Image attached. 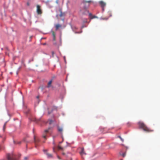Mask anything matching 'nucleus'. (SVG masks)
I'll return each mask as SVG.
<instances>
[{"mask_svg":"<svg viewBox=\"0 0 160 160\" xmlns=\"http://www.w3.org/2000/svg\"><path fill=\"white\" fill-rule=\"evenodd\" d=\"M43 151L45 153L48 158H51L52 157V155L51 154L48 153L47 152V150H44Z\"/></svg>","mask_w":160,"mask_h":160,"instance_id":"6e6552de","label":"nucleus"},{"mask_svg":"<svg viewBox=\"0 0 160 160\" xmlns=\"http://www.w3.org/2000/svg\"><path fill=\"white\" fill-rule=\"evenodd\" d=\"M0 137H1V136H0Z\"/></svg>","mask_w":160,"mask_h":160,"instance_id":"72a5a7b5","label":"nucleus"},{"mask_svg":"<svg viewBox=\"0 0 160 160\" xmlns=\"http://www.w3.org/2000/svg\"><path fill=\"white\" fill-rule=\"evenodd\" d=\"M8 160H17L16 158V156L13 153L8 154L7 155Z\"/></svg>","mask_w":160,"mask_h":160,"instance_id":"7ed1b4c3","label":"nucleus"},{"mask_svg":"<svg viewBox=\"0 0 160 160\" xmlns=\"http://www.w3.org/2000/svg\"><path fill=\"white\" fill-rule=\"evenodd\" d=\"M119 137L120 139L122 141V142L123 141V139L120 136H119Z\"/></svg>","mask_w":160,"mask_h":160,"instance_id":"aec40b11","label":"nucleus"},{"mask_svg":"<svg viewBox=\"0 0 160 160\" xmlns=\"http://www.w3.org/2000/svg\"><path fill=\"white\" fill-rule=\"evenodd\" d=\"M58 149H60V150H62V148L60 146H58Z\"/></svg>","mask_w":160,"mask_h":160,"instance_id":"6ab92c4d","label":"nucleus"},{"mask_svg":"<svg viewBox=\"0 0 160 160\" xmlns=\"http://www.w3.org/2000/svg\"><path fill=\"white\" fill-rule=\"evenodd\" d=\"M5 124L4 125L3 127V130L4 131L5 129Z\"/></svg>","mask_w":160,"mask_h":160,"instance_id":"412c9836","label":"nucleus"},{"mask_svg":"<svg viewBox=\"0 0 160 160\" xmlns=\"http://www.w3.org/2000/svg\"><path fill=\"white\" fill-rule=\"evenodd\" d=\"M81 13L83 14H87L88 13V12L85 7H84L81 10Z\"/></svg>","mask_w":160,"mask_h":160,"instance_id":"39448f33","label":"nucleus"},{"mask_svg":"<svg viewBox=\"0 0 160 160\" xmlns=\"http://www.w3.org/2000/svg\"><path fill=\"white\" fill-rule=\"evenodd\" d=\"M49 124H51L53 122V121L51 120H49L48 121Z\"/></svg>","mask_w":160,"mask_h":160,"instance_id":"f3484780","label":"nucleus"},{"mask_svg":"<svg viewBox=\"0 0 160 160\" xmlns=\"http://www.w3.org/2000/svg\"><path fill=\"white\" fill-rule=\"evenodd\" d=\"M35 121H36V122H38V120H37V119H35Z\"/></svg>","mask_w":160,"mask_h":160,"instance_id":"bb28decb","label":"nucleus"},{"mask_svg":"<svg viewBox=\"0 0 160 160\" xmlns=\"http://www.w3.org/2000/svg\"><path fill=\"white\" fill-rule=\"evenodd\" d=\"M52 132V128L49 127L48 129H46L42 133V137L45 139H46V137L48 133L51 134Z\"/></svg>","mask_w":160,"mask_h":160,"instance_id":"f03ea898","label":"nucleus"},{"mask_svg":"<svg viewBox=\"0 0 160 160\" xmlns=\"http://www.w3.org/2000/svg\"><path fill=\"white\" fill-rule=\"evenodd\" d=\"M53 40H55V37H53Z\"/></svg>","mask_w":160,"mask_h":160,"instance_id":"5701e85b","label":"nucleus"},{"mask_svg":"<svg viewBox=\"0 0 160 160\" xmlns=\"http://www.w3.org/2000/svg\"><path fill=\"white\" fill-rule=\"evenodd\" d=\"M139 127L142 128L143 130L147 132H152L153 130H152L146 126L142 122H139L138 123Z\"/></svg>","mask_w":160,"mask_h":160,"instance_id":"f257e3e1","label":"nucleus"},{"mask_svg":"<svg viewBox=\"0 0 160 160\" xmlns=\"http://www.w3.org/2000/svg\"><path fill=\"white\" fill-rule=\"evenodd\" d=\"M37 98H39V96H37Z\"/></svg>","mask_w":160,"mask_h":160,"instance_id":"c85d7f7f","label":"nucleus"},{"mask_svg":"<svg viewBox=\"0 0 160 160\" xmlns=\"http://www.w3.org/2000/svg\"><path fill=\"white\" fill-rule=\"evenodd\" d=\"M89 15L90 17L92 16V14L91 13H89Z\"/></svg>","mask_w":160,"mask_h":160,"instance_id":"a878e982","label":"nucleus"},{"mask_svg":"<svg viewBox=\"0 0 160 160\" xmlns=\"http://www.w3.org/2000/svg\"><path fill=\"white\" fill-rule=\"evenodd\" d=\"M52 82V80H51L50 81H49V82H48V86H47V87L48 88H49L51 86V85Z\"/></svg>","mask_w":160,"mask_h":160,"instance_id":"ddd939ff","label":"nucleus"},{"mask_svg":"<svg viewBox=\"0 0 160 160\" xmlns=\"http://www.w3.org/2000/svg\"><path fill=\"white\" fill-rule=\"evenodd\" d=\"M52 33L53 37H55V34L54 32L52 31Z\"/></svg>","mask_w":160,"mask_h":160,"instance_id":"a211bd4d","label":"nucleus"},{"mask_svg":"<svg viewBox=\"0 0 160 160\" xmlns=\"http://www.w3.org/2000/svg\"><path fill=\"white\" fill-rule=\"evenodd\" d=\"M55 26L56 30H58L59 28H60L62 27V26L59 24H56L55 25Z\"/></svg>","mask_w":160,"mask_h":160,"instance_id":"9d476101","label":"nucleus"},{"mask_svg":"<svg viewBox=\"0 0 160 160\" xmlns=\"http://www.w3.org/2000/svg\"><path fill=\"white\" fill-rule=\"evenodd\" d=\"M53 108V109H55V107H54V108Z\"/></svg>","mask_w":160,"mask_h":160,"instance_id":"7c9ffc66","label":"nucleus"},{"mask_svg":"<svg viewBox=\"0 0 160 160\" xmlns=\"http://www.w3.org/2000/svg\"><path fill=\"white\" fill-rule=\"evenodd\" d=\"M36 11L37 14L39 15L41 14L42 13V10L41 8V6L39 5H37Z\"/></svg>","mask_w":160,"mask_h":160,"instance_id":"20e7f679","label":"nucleus"},{"mask_svg":"<svg viewBox=\"0 0 160 160\" xmlns=\"http://www.w3.org/2000/svg\"><path fill=\"white\" fill-rule=\"evenodd\" d=\"M108 15H109V16L107 17H105V18H102V19H103V20H108V18L110 17H111L112 16V13H111V12H108Z\"/></svg>","mask_w":160,"mask_h":160,"instance_id":"1a4fd4ad","label":"nucleus"},{"mask_svg":"<svg viewBox=\"0 0 160 160\" xmlns=\"http://www.w3.org/2000/svg\"><path fill=\"white\" fill-rule=\"evenodd\" d=\"M92 2V1H84L83 2V3L85 4L86 3H90V2Z\"/></svg>","mask_w":160,"mask_h":160,"instance_id":"2eb2a0df","label":"nucleus"},{"mask_svg":"<svg viewBox=\"0 0 160 160\" xmlns=\"http://www.w3.org/2000/svg\"><path fill=\"white\" fill-rule=\"evenodd\" d=\"M99 3L101 7L102 8L103 10H104L103 8L105 6L106 4V3L102 1H100L99 2Z\"/></svg>","mask_w":160,"mask_h":160,"instance_id":"0eeeda50","label":"nucleus"},{"mask_svg":"<svg viewBox=\"0 0 160 160\" xmlns=\"http://www.w3.org/2000/svg\"><path fill=\"white\" fill-rule=\"evenodd\" d=\"M121 160H123L122 159H121Z\"/></svg>","mask_w":160,"mask_h":160,"instance_id":"473e14b6","label":"nucleus"},{"mask_svg":"<svg viewBox=\"0 0 160 160\" xmlns=\"http://www.w3.org/2000/svg\"><path fill=\"white\" fill-rule=\"evenodd\" d=\"M53 151L54 152H55V148H53Z\"/></svg>","mask_w":160,"mask_h":160,"instance_id":"393cba45","label":"nucleus"},{"mask_svg":"<svg viewBox=\"0 0 160 160\" xmlns=\"http://www.w3.org/2000/svg\"><path fill=\"white\" fill-rule=\"evenodd\" d=\"M27 4L28 6H29V2H27Z\"/></svg>","mask_w":160,"mask_h":160,"instance_id":"b1692460","label":"nucleus"},{"mask_svg":"<svg viewBox=\"0 0 160 160\" xmlns=\"http://www.w3.org/2000/svg\"><path fill=\"white\" fill-rule=\"evenodd\" d=\"M120 154L123 157H124L126 156V152L124 153H122L121 152H120Z\"/></svg>","mask_w":160,"mask_h":160,"instance_id":"4468645a","label":"nucleus"},{"mask_svg":"<svg viewBox=\"0 0 160 160\" xmlns=\"http://www.w3.org/2000/svg\"><path fill=\"white\" fill-rule=\"evenodd\" d=\"M34 140L35 143V144L36 147L37 143L39 141V140L38 139L36 138L35 137L34 138Z\"/></svg>","mask_w":160,"mask_h":160,"instance_id":"f8f14e48","label":"nucleus"},{"mask_svg":"<svg viewBox=\"0 0 160 160\" xmlns=\"http://www.w3.org/2000/svg\"><path fill=\"white\" fill-rule=\"evenodd\" d=\"M80 154L81 155H83V154H86V153L84 152V149L83 148H82L81 151L80 152Z\"/></svg>","mask_w":160,"mask_h":160,"instance_id":"9b49d317","label":"nucleus"},{"mask_svg":"<svg viewBox=\"0 0 160 160\" xmlns=\"http://www.w3.org/2000/svg\"><path fill=\"white\" fill-rule=\"evenodd\" d=\"M128 149V148H126V149Z\"/></svg>","mask_w":160,"mask_h":160,"instance_id":"2f4dec72","label":"nucleus"},{"mask_svg":"<svg viewBox=\"0 0 160 160\" xmlns=\"http://www.w3.org/2000/svg\"><path fill=\"white\" fill-rule=\"evenodd\" d=\"M58 131L60 132H62V128L58 127Z\"/></svg>","mask_w":160,"mask_h":160,"instance_id":"dca6fc26","label":"nucleus"},{"mask_svg":"<svg viewBox=\"0 0 160 160\" xmlns=\"http://www.w3.org/2000/svg\"><path fill=\"white\" fill-rule=\"evenodd\" d=\"M58 158L59 159H60V157L59 156H58Z\"/></svg>","mask_w":160,"mask_h":160,"instance_id":"c756f323","label":"nucleus"},{"mask_svg":"<svg viewBox=\"0 0 160 160\" xmlns=\"http://www.w3.org/2000/svg\"><path fill=\"white\" fill-rule=\"evenodd\" d=\"M24 159H27V157H25V158H24Z\"/></svg>","mask_w":160,"mask_h":160,"instance_id":"cd10ccee","label":"nucleus"},{"mask_svg":"<svg viewBox=\"0 0 160 160\" xmlns=\"http://www.w3.org/2000/svg\"><path fill=\"white\" fill-rule=\"evenodd\" d=\"M59 11L60 12L59 16L60 17H64L65 16L66 13L65 12H62V9L61 8H60L59 10Z\"/></svg>","mask_w":160,"mask_h":160,"instance_id":"423d86ee","label":"nucleus"},{"mask_svg":"<svg viewBox=\"0 0 160 160\" xmlns=\"http://www.w3.org/2000/svg\"><path fill=\"white\" fill-rule=\"evenodd\" d=\"M52 111H51V112H50L49 111H48V114H50L52 112Z\"/></svg>","mask_w":160,"mask_h":160,"instance_id":"4be33fe9","label":"nucleus"}]
</instances>
